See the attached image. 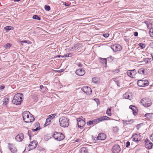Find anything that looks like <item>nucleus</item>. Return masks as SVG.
Segmentation results:
<instances>
[{
  "label": "nucleus",
  "instance_id": "f257e3e1",
  "mask_svg": "<svg viewBox=\"0 0 153 153\" xmlns=\"http://www.w3.org/2000/svg\"><path fill=\"white\" fill-rule=\"evenodd\" d=\"M23 94L21 93L17 94L14 96L13 99L12 101V103L16 105H20L23 100Z\"/></svg>",
  "mask_w": 153,
  "mask_h": 153
},
{
  "label": "nucleus",
  "instance_id": "f03ea898",
  "mask_svg": "<svg viewBox=\"0 0 153 153\" xmlns=\"http://www.w3.org/2000/svg\"><path fill=\"white\" fill-rule=\"evenodd\" d=\"M69 119L67 117H61L59 120L60 126L64 128L67 127L69 125Z\"/></svg>",
  "mask_w": 153,
  "mask_h": 153
},
{
  "label": "nucleus",
  "instance_id": "7ed1b4c3",
  "mask_svg": "<svg viewBox=\"0 0 153 153\" xmlns=\"http://www.w3.org/2000/svg\"><path fill=\"white\" fill-rule=\"evenodd\" d=\"M30 113L28 111H25L23 113L22 117L23 120L25 122L27 123L31 122L34 120V117H31L32 119H30Z\"/></svg>",
  "mask_w": 153,
  "mask_h": 153
},
{
  "label": "nucleus",
  "instance_id": "20e7f679",
  "mask_svg": "<svg viewBox=\"0 0 153 153\" xmlns=\"http://www.w3.org/2000/svg\"><path fill=\"white\" fill-rule=\"evenodd\" d=\"M140 103L142 105L145 107H149L152 104L151 100L148 98L142 99L140 101Z\"/></svg>",
  "mask_w": 153,
  "mask_h": 153
},
{
  "label": "nucleus",
  "instance_id": "39448f33",
  "mask_svg": "<svg viewBox=\"0 0 153 153\" xmlns=\"http://www.w3.org/2000/svg\"><path fill=\"white\" fill-rule=\"evenodd\" d=\"M54 138L58 141H61L63 140L65 138L64 135L61 133L54 132L53 134Z\"/></svg>",
  "mask_w": 153,
  "mask_h": 153
},
{
  "label": "nucleus",
  "instance_id": "423d86ee",
  "mask_svg": "<svg viewBox=\"0 0 153 153\" xmlns=\"http://www.w3.org/2000/svg\"><path fill=\"white\" fill-rule=\"evenodd\" d=\"M137 82L138 85L140 87H145L149 85L148 81L144 79L142 80H138Z\"/></svg>",
  "mask_w": 153,
  "mask_h": 153
},
{
  "label": "nucleus",
  "instance_id": "0eeeda50",
  "mask_svg": "<svg viewBox=\"0 0 153 153\" xmlns=\"http://www.w3.org/2000/svg\"><path fill=\"white\" fill-rule=\"evenodd\" d=\"M127 75L133 78H135L137 76V73L136 70L134 69L131 70H128L126 72Z\"/></svg>",
  "mask_w": 153,
  "mask_h": 153
},
{
  "label": "nucleus",
  "instance_id": "6e6552de",
  "mask_svg": "<svg viewBox=\"0 0 153 153\" xmlns=\"http://www.w3.org/2000/svg\"><path fill=\"white\" fill-rule=\"evenodd\" d=\"M84 120L80 118H78L76 119L78 127L82 129L85 124V122Z\"/></svg>",
  "mask_w": 153,
  "mask_h": 153
},
{
  "label": "nucleus",
  "instance_id": "1a4fd4ad",
  "mask_svg": "<svg viewBox=\"0 0 153 153\" xmlns=\"http://www.w3.org/2000/svg\"><path fill=\"white\" fill-rule=\"evenodd\" d=\"M82 91L88 95L91 94L92 90L91 88L87 86H84L82 88Z\"/></svg>",
  "mask_w": 153,
  "mask_h": 153
},
{
  "label": "nucleus",
  "instance_id": "9d476101",
  "mask_svg": "<svg viewBox=\"0 0 153 153\" xmlns=\"http://www.w3.org/2000/svg\"><path fill=\"white\" fill-rule=\"evenodd\" d=\"M121 150V149L118 145L113 146L112 149V152L113 153H119Z\"/></svg>",
  "mask_w": 153,
  "mask_h": 153
},
{
  "label": "nucleus",
  "instance_id": "9b49d317",
  "mask_svg": "<svg viewBox=\"0 0 153 153\" xmlns=\"http://www.w3.org/2000/svg\"><path fill=\"white\" fill-rule=\"evenodd\" d=\"M75 73L77 75L82 76L84 75L85 74V70L82 68L76 70Z\"/></svg>",
  "mask_w": 153,
  "mask_h": 153
},
{
  "label": "nucleus",
  "instance_id": "f8f14e48",
  "mask_svg": "<svg viewBox=\"0 0 153 153\" xmlns=\"http://www.w3.org/2000/svg\"><path fill=\"white\" fill-rule=\"evenodd\" d=\"M37 144L36 143L35 141H33L30 142V144L29 145V148L28 147L29 149V150L34 149L37 146Z\"/></svg>",
  "mask_w": 153,
  "mask_h": 153
},
{
  "label": "nucleus",
  "instance_id": "ddd939ff",
  "mask_svg": "<svg viewBox=\"0 0 153 153\" xmlns=\"http://www.w3.org/2000/svg\"><path fill=\"white\" fill-rule=\"evenodd\" d=\"M106 137V135L104 133L99 134L96 138L97 140H104Z\"/></svg>",
  "mask_w": 153,
  "mask_h": 153
},
{
  "label": "nucleus",
  "instance_id": "4468645a",
  "mask_svg": "<svg viewBox=\"0 0 153 153\" xmlns=\"http://www.w3.org/2000/svg\"><path fill=\"white\" fill-rule=\"evenodd\" d=\"M24 137L23 134L21 133L17 135L15 139L18 141H22L24 139Z\"/></svg>",
  "mask_w": 153,
  "mask_h": 153
},
{
  "label": "nucleus",
  "instance_id": "2eb2a0df",
  "mask_svg": "<svg viewBox=\"0 0 153 153\" xmlns=\"http://www.w3.org/2000/svg\"><path fill=\"white\" fill-rule=\"evenodd\" d=\"M145 142L146 147L149 149H151L152 146V143L148 139H146Z\"/></svg>",
  "mask_w": 153,
  "mask_h": 153
},
{
  "label": "nucleus",
  "instance_id": "dca6fc26",
  "mask_svg": "<svg viewBox=\"0 0 153 153\" xmlns=\"http://www.w3.org/2000/svg\"><path fill=\"white\" fill-rule=\"evenodd\" d=\"M113 50L115 52L117 51H120L122 49L121 46L118 44L114 45L113 46Z\"/></svg>",
  "mask_w": 153,
  "mask_h": 153
},
{
  "label": "nucleus",
  "instance_id": "f3484780",
  "mask_svg": "<svg viewBox=\"0 0 153 153\" xmlns=\"http://www.w3.org/2000/svg\"><path fill=\"white\" fill-rule=\"evenodd\" d=\"M10 145L8 146L9 149L12 153H16L17 152V149L16 147H14L12 144H9Z\"/></svg>",
  "mask_w": 153,
  "mask_h": 153
},
{
  "label": "nucleus",
  "instance_id": "a211bd4d",
  "mask_svg": "<svg viewBox=\"0 0 153 153\" xmlns=\"http://www.w3.org/2000/svg\"><path fill=\"white\" fill-rule=\"evenodd\" d=\"M129 108L132 110L133 114L135 116L136 115L137 111V108L134 105H130L129 106Z\"/></svg>",
  "mask_w": 153,
  "mask_h": 153
},
{
  "label": "nucleus",
  "instance_id": "6ab92c4d",
  "mask_svg": "<svg viewBox=\"0 0 153 153\" xmlns=\"http://www.w3.org/2000/svg\"><path fill=\"white\" fill-rule=\"evenodd\" d=\"M99 123L98 119L93 120L92 121H89L87 123L88 126H90L92 124H96Z\"/></svg>",
  "mask_w": 153,
  "mask_h": 153
},
{
  "label": "nucleus",
  "instance_id": "aec40b11",
  "mask_svg": "<svg viewBox=\"0 0 153 153\" xmlns=\"http://www.w3.org/2000/svg\"><path fill=\"white\" fill-rule=\"evenodd\" d=\"M123 97L124 98L131 100L132 98L131 95V93L128 92L126 93L123 95Z\"/></svg>",
  "mask_w": 153,
  "mask_h": 153
},
{
  "label": "nucleus",
  "instance_id": "412c9836",
  "mask_svg": "<svg viewBox=\"0 0 153 153\" xmlns=\"http://www.w3.org/2000/svg\"><path fill=\"white\" fill-rule=\"evenodd\" d=\"M132 138H133V141L135 142L140 141V136L136 134L134 135Z\"/></svg>",
  "mask_w": 153,
  "mask_h": 153
},
{
  "label": "nucleus",
  "instance_id": "4be33fe9",
  "mask_svg": "<svg viewBox=\"0 0 153 153\" xmlns=\"http://www.w3.org/2000/svg\"><path fill=\"white\" fill-rule=\"evenodd\" d=\"M123 123L125 126H126L128 124L131 125L133 122V120H130L129 121H125L124 120H123Z\"/></svg>",
  "mask_w": 153,
  "mask_h": 153
},
{
  "label": "nucleus",
  "instance_id": "5701e85b",
  "mask_svg": "<svg viewBox=\"0 0 153 153\" xmlns=\"http://www.w3.org/2000/svg\"><path fill=\"white\" fill-rule=\"evenodd\" d=\"M144 116L149 120L153 119V113H146Z\"/></svg>",
  "mask_w": 153,
  "mask_h": 153
},
{
  "label": "nucleus",
  "instance_id": "b1692460",
  "mask_svg": "<svg viewBox=\"0 0 153 153\" xmlns=\"http://www.w3.org/2000/svg\"><path fill=\"white\" fill-rule=\"evenodd\" d=\"M79 48L78 45V44H76L73 46L70 47V51H74V50H77Z\"/></svg>",
  "mask_w": 153,
  "mask_h": 153
},
{
  "label": "nucleus",
  "instance_id": "393cba45",
  "mask_svg": "<svg viewBox=\"0 0 153 153\" xmlns=\"http://www.w3.org/2000/svg\"><path fill=\"white\" fill-rule=\"evenodd\" d=\"M87 150L86 148L85 147L81 148L79 151V153H86Z\"/></svg>",
  "mask_w": 153,
  "mask_h": 153
},
{
  "label": "nucleus",
  "instance_id": "a878e982",
  "mask_svg": "<svg viewBox=\"0 0 153 153\" xmlns=\"http://www.w3.org/2000/svg\"><path fill=\"white\" fill-rule=\"evenodd\" d=\"M4 29L6 30V32H8L11 30L14 29V28L13 27L9 26L5 27H4Z\"/></svg>",
  "mask_w": 153,
  "mask_h": 153
},
{
  "label": "nucleus",
  "instance_id": "bb28decb",
  "mask_svg": "<svg viewBox=\"0 0 153 153\" xmlns=\"http://www.w3.org/2000/svg\"><path fill=\"white\" fill-rule=\"evenodd\" d=\"M73 53H68L66 54H64L63 56H62L61 57L65 58L71 57L72 56Z\"/></svg>",
  "mask_w": 153,
  "mask_h": 153
},
{
  "label": "nucleus",
  "instance_id": "cd10ccee",
  "mask_svg": "<svg viewBox=\"0 0 153 153\" xmlns=\"http://www.w3.org/2000/svg\"><path fill=\"white\" fill-rule=\"evenodd\" d=\"M99 59L100 60V62L102 63L103 64H104L106 66L107 64V60L106 58H100Z\"/></svg>",
  "mask_w": 153,
  "mask_h": 153
},
{
  "label": "nucleus",
  "instance_id": "c85d7f7f",
  "mask_svg": "<svg viewBox=\"0 0 153 153\" xmlns=\"http://www.w3.org/2000/svg\"><path fill=\"white\" fill-rule=\"evenodd\" d=\"M92 81L95 83H97L99 82L98 78L96 77L93 78L92 79Z\"/></svg>",
  "mask_w": 153,
  "mask_h": 153
},
{
  "label": "nucleus",
  "instance_id": "c756f323",
  "mask_svg": "<svg viewBox=\"0 0 153 153\" xmlns=\"http://www.w3.org/2000/svg\"><path fill=\"white\" fill-rule=\"evenodd\" d=\"M9 99L7 98H5L3 99V104L4 105H6L8 103Z\"/></svg>",
  "mask_w": 153,
  "mask_h": 153
},
{
  "label": "nucleus",
  "instance_id": "7c9ffc66",
  "mask_svg": "<svg viewBox=\"0 0 153 153\" xmlns=\"http://www.w3.org/2000/svg\"><path fill=\"white\" fill-rule=\"evenodd\" d=\"M111 107L108 108L106 111V114L108 116H111Z\"/></svg>",
  "mask_w": 153,
  "mask_h": 153
},
{
  "label": "nucleus",
  "instance_id": "2f4dec72",
  "mask_svg": "<svg viewBox=\"0 0 153 153\" xmlns=\"http://www.w3.org/2000/svg\"><path fill=\"white\" fill-rule=\"evenodd\" d=\"M51 121V120L50 119V118H48L46 120V121L45 123V125L46 126L50 124V122Z\"/></svg>",
  "mask_w": 153,
  "mask_h": 153
},
{
  "label": "nucleus",
  "instance_id": "473e14b6",
  "mask_svg": "<svg viewBox=\"0 0 153 153\" xmlns=\"http://www.w3.org/2000/svg\"><path fill=\"white\" fill-rule=\"evenodd\" d=\"M138 73L140 74H144V70L142 68L138 70Z\"/></svg>",
  "mask_w": 153,
  "mask_h": 153
},
{
  "label": "nucleus",
  "instance_id": "72a5a7b5",
  "mask_svg": "<svg viewBox=\"0 0 153 153\" xmlns=\"http://www.w3.org/2000/svg\"><path fill=\"white\" fill-rule=\"evenodd\" d=\"M33 19H36L40 20H41V18L37 15H35L33 16Z\"/></svg>",
  "mask_w": 153,
  "mask_h": 153
},
{
  "label": "nucleus",
  "instance_id": "f704fd0d",
  "mask_svg": "<svg viewBox=\"0 0 153 153\" xmlns=\"http://www.w3.org/2000/svg\"><path fill=\"white\" fill-rule=\"evenodd\" d=\"M11 45L9 43H8L5 45L4 47V48L6 49L9 48L11 46Z\"/></svg>",
  "mask_w": 153,
  "mask_h": 153
},
{
  "label": "nucleus",
  "instance_id": "c9c22d12",
  "mask_svg": "<svg viewBox=\"0 0 153 153\" xmlns=\"http://www.w3.org/2000/svg\"><path fill=\"white\" fill-rule=\"evenodd\" d=\"M149 33L150 36L153 37V28H151L149 30Z\"/></svg>",
  "mask_w": 153,
  "mask_h": 153
},
{
  "label": "nucleus",
  "instance_id": "e433bc0d",
  "mask_svg": "<svg viewBox=\"0 0 153 153\" xmlns=\"http://www.w3.org/2000/svg\"><path fill=\"white\" fill-rule=\"evenodd\" d=\"M95 38H102V34H98L94 36Z\"/></svg>",
  "mask_w": 153,
  "mask_h": 153
},
{
  "label": "nucleus",
  "instance_id": "4c0bfd02",
  "mask_svg": "<svg viewBox=\"0 0 153 153\" xmlns=\"http://www.w3.org/2000/svg\"><path fill=\"white\" fill-rule=\"evenodd\" d=\"M45 8L46 10L49 11L50 10V7L49 5H45Z\"/></svg>",
  "mask_w": 153,
  "mask_h": 153
},
{
  "label": "nucleus",
  "instance_id": "58836bf2",
  "mask_svg": "<svg viewBox=\"0 0 153 153\" xmlns=\"http://www.w3.org/2000/svg\"><path fill=\"white\" fill-rule=\"evenodd\" d=\"M98 119L99 122L100 121H103L105 120V116H102V117H101L100 118H98Z\"/></svg>",
  "mask_w": 153,
  "mask_h": 153
},
{
  "label": "nucleus",
  "instance_id": "ea45409f",
  "mask_svg": "<svg viewBox=\"0 0 153 153\" xmlns=\"http://www.w3.org/2000/svg\"><path fill=\"white\" fill-rule=\"evenodd\" d=\"M56 114H53L50 115L48 116V118H50V119L51 120L53 119L56 116Z\"/></svg>",
  "mask_w": 153,
  "mask_h": 153
},
{
  "label": "nucleus",
  "instance_id": "a19ab883",
  "mask_svg": "<svg viewBox=\"0 0 153 153\" xmlns=\"http://www.w3.org/2000/svg\"><path fill=\"white\" fill-rule=\"evenodd\" d=\"M143 125V123H140L137 125L136 126V128L137 130H138Z\"/></svg>",
  "mask_w": 153,
  "mask_h": 153
},
{
  "label": "nucleus",
  "instance_id": "79ce46f5",
  "mask_svg": "<svg viewBox=\"0 0 153 153\" xmlns=\"http://www.w3.org/2000/svg\"><path fill=\"white\" fill-rule=\"evenodd\" d=\"M138 45L142 49L144 48L146 46L145 45L141 43H139Z\"/></svg>",
  "mask_w": 153,
  "mask_h": 153
},
{
  "label": "nucleus",
  "instance_id": "37998d69",
  "mask_svg": "<svg viewBox=\"0 0 153 153\" xmlns=\"http://www.w3.org/2000/svg\"><path fill=\"white\" fill-rule=\"evenodd\" d=\"M109 36V34L108 33H105V34H102V37H104L105 38H107Z\"/></svg>",
  "mask_w": 153,
  "mask_h": 153
},
{
  "label": "nucleus",
  "instance_id": "c03bdc74",
  "mask_svg": "<svg viewBox=\"0 0 153 153\" xmlns=\"http://www.w3.org/2000/svg\"><path fill=\"white\" fill-rule=\"evenodd\" d=\"M20 42L25 43H27L28 44H30L32 43L31 42H30L29 41H26V40L24 41H21Z\"/></svg>",
  "mask_w": 153,
  "mask_h": 153
},
{
  "label": "nucleus",
  "instance_id": "a18cd8bd",
  "mask_svg": "<svg viewBox=\"0 0 153 153\" xmlns=\"http://www.w3.org/2000/svg\"><path fill=\"white\" fill-rule=\"evenodd\" d=\"M31 131H30L28 130V131L27 133V134H28V136H29V137H30V139H31Z\"/></svg>",
  "mask_w": 153,
  "mask_h": 153
},
{
  "label": "nucleus",
  "instance_id": "49530a36",
  "mask_svg": "<svg viewBox=\"0 0 153 153\" xmlns=\"http://www.w3.org/2000/svg\"><path fill=\"white\" fill-rule=\"evenodd\" d=\"M130 142L128 141H127V142L126 143V147H128L130 146Z\"/></svg>",
  "mask_w": 153,
  "mask_h": 153
},
{
  "label": "nucleus",
  "instance_id": "de8ad7c7",
  "mask_svg": "<svg viewBox=\"0 0 153 153\" xmlns=\"http://www.w3.org/2000/svg\"><path fill=\"white\" fill-rule=\"evenodd\" d=\"M149 46L152 48H153V42L150 43Z\"/></svg>",
  "mask_w": 153,
  "mask_h": 153
},
{
  "label": "nucleus",
  "instance_id": "09e8293b",
  "mask_svg": "<svg viewBox=\"0 0 153 153\" xmlns=\"http://www.w3.org/2000/svg\"><path fill=\"white\" fill-rule=\"evenodd\" d=\"M134 36H138V33L137 32H134Z\"/></svg>",
  "mask_w": 153,
  "mask_h": 153
},
{
  "label": "nucleus",
  "instance_id": "8fccbe9b",
  "mask_svg": "<svg viewBox=\"0 0 153 153\" xmlns=\"http://www.w3.org/2000/svg\"><path fill=\"white\" fill-rule=\"evenodd\" d=\"M114 59V58L113 57H112V56H110V57H108V58H107V59H110L111 60H113V59Z\"/></svg>",
  "mask_w": 153,
  "mask_h": 153
},
{
  "label": "nucleus",
  "instance_id": "3c124183",
  "mask_svg": "<svg viewBox=\"0 0 153 153\" xmlns=\"http://www.w3.org/2000/svg\"><path fill=\"white\" fill-rule=\"evenodd\" d=\"M78 65L79 67H82V64L80 63H79L78 64Z\"/></svg>",
  "mask_w": 153,
  "mask_h": 153
},
{
  "label": "nucleus",
  "instance_id": "603ef678",
  "mask_svg": "<svg viewBox=\"0 0 153 153\" xmlns=\"http://www.w3.org/2000/svg\"><path fill=\"white\" fill-rule=\"evenodd\" d=\"M4 88V86L2 85L0 87V89H3Z\"/></svg>",
  "mask_w": 153,
  "mask_h": 153
},
{
  "label": "nucleus",
  "instance_id": "864d4df0",
  "mask_svg": "<svg viewBox=\"0 0 153 153\" xmlns=\"http://www.w3.org/2000/svg\"><path fill=\"white\" fill-rule=\"evenodd\" d=\"M110 119L108 117H107L105 116V120H108Z\"/></svg>",
  "mask_w": 153,
  "mask_h": 153
},
{
  "label": "nucleus",
  "instance_id": "5fc2aeb1",
  "mask_svg": "<svg viewBox=\"0 0 153 153\" xmlns=\"http://www.w3.org/2000/svg\"><path fill=\"white\" fill-rule=\"evenodd\" d=\"M40 88L41 89H42L43 88H44V87L43 85H41L40 86Z\"/></svg>",
  "mask_w": 153,
  "mask_h": 153
},
{
  "label": "nucleus",
  "instance_id": "6e6d98bb",
  "mask_svg": "<svg viewBox=\"0 0 153 153\" xmlns=\"http://www.w3.org/2000/svg\"><path fill=\"white\" fill-rule=\"evenodd\" d=\"M64 4L65 5V6H69V5L67 4V3L66 2Z\"/></svg>",
  "mask_w": 153,
  "mask_h": 153
},
{
  "label": "nucleus",
  "instance_id": "4d7b16f0",
  "mask_svg": "<svg viewBox=\"0 0 153 153\" xmlns=\"http://www.w3.org/2000/svg\"><path fill=\"white\" fill-rule=\"evenodd\" d=\"M150 138L151 140H153V137L152 136L150 137Z\"/></svg>",
  "mask_w": 153,
  "mask_h": 153
},
{
  "label": "nucleus",
  "instance_id": "13d9d810",
  "mask_svg": "<svg viewBox=\"0 0 153 153\" xmlns=\"http://www.w3.org/2000/svg\"><path fill=\"white\" fill-rule=\"evenodd\" d=\"M80 140V139H77V140H76L75 141V142H79V141Z\"/></svg>",
  "mask_w": 153,
  "mask_h": 153
},
{
  "label": "nucleus",
  "instance_id": "bf43d9fd",
  "mask_svg": "<svg viewBox=\"0 0 153 153\" xmlns=\"http://www.w3.org/2000/svg\"><path fill=\"white\" fill-rule=\"evenodd\" d=\"M62 56L61 55H58L56 56V57H61V56Z\"/></svg>",
  "mask_w": 153,
  "mask_h": 153
},
{
  "label": "nucleus",
  "instance_id": "052dcab7",
  "mask_svg": "<svg viewBox=\"0 0 153 153\" xmlns=\"http://www.w3.org/2000/svg\"><path fill=\"white\" fill-rule=\"evenodd\" d=\"M151 56L152 57V60H153V53H151Z\"/></svg>",
  "mask_w": 153,
  "mask_h": 153
},
{
  "label": "nucleus",
  "instance_id": "680f3d73",
  "mask_svg": "<svg viewBox=\"0 0 153 153\" xmlns=\"http://www.w3.org/2000/svg\"><path fill=\"white\" fill-rule=\"evenodd\" d=\"M32 131L33 132H34V131H36V130H35V129H32Z\"/></svg>",
  "mask_w": 153,
  "mask_h": 153
},
{
  "label": "nucleus",
  "instance_id": "e2e57ef3",
  "mask_svg": "<svg viewBox=\"0 0 153 153\" xmlns=\"http://www.w3.org/2000/svg\"><path fill=\"white\" fill-rule=\"evenodd\" d=\"M39 127H37L36 129L35 130H36V131L39 130Z\"/></svg>",
  "mask_w": 153,
  "mask_h": 153
},
{
  "label": "nucleus",
  "instance_id": "0e129e2a",
  "mask_svg": "<svg viewBox=\"0 0 153 153\" xmlns=\"http://www.w3.org/2000/svg\"><path fill=\"white\" fill-rule=\"evenodd\" d=\"M117 85V86H119V83L118 82H116Z\"/></svg>",
  "mask_w": 153,
  "mask_h": 153
},
{
  "label": "nucleus",
  "instance_id": "69168bd1",
  "mask_svg": "<svg viewBox=\"0 0 153 153\" xmlns=\"http://www.w3.org/2000/svg\"><path fill=\"white\" fill-rule=\"evenodd\" d=\"M125 41L126 42H128V39H125Z\"/></svg>",
  "mask_w": 153,
  "mask_h": 153
},
{
  "label": "nucleus",
  "instance_id": "338daca9",
  "mask_svg": "<svg viewBox=\"0 0 153 153\" xmlns=\"http://www.w3.org/2000/svg\"><path fill=\"white\" fill-rule=\"evenodd\" d=\"M37 124L38 125V126L40 125V124L38 123H37Z\"/></svg>",
  "mask_w": 153,
  "mask_h": 153
},
{
  "label": "nucleus",
  "instance_id": "774afa93",
  "mask_svg": "<svg viewBox=\"0 0 153 153\" xmlns=\"http://www.w3.org/2000/svg\"><path fill=\"white\" fill-rule=\"evenodd\" d=\"M59 71V72H62V70H60Z\"/></svg>",
  "mask_w": 153,
  "mask_h": 153
}]
</instances>
